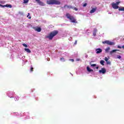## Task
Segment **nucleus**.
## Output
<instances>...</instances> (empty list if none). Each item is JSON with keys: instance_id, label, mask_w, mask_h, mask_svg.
<instances>
[{"instance_id": "f257e3e1", "label": "nucleus", "mask_w": 124, "mask_h": 124, "mask_svg": "<svg viewBox=\"0 0 124 124\" xmlns=\"http://www.w3.org/2000/svg\"><path fill=\"white\" fill-rule=\"evenodd\" d=\"M59 33V31H53L51 32L48 35L46 36V38H48L49 40H52L54 36H56L57 34Z\"/></svg>"}, {"instance_id": "f03ea898", "label": "nucleus", "mask_w": 124, "mask_h": 124, "mask_svg": "<svg viewBox=\"0 0 124 124\" xmlns=\"http://www.w3.org/2000/svg\"><path fill=\"white\" fill-rule=\"evenodd\" d=\"M46 3L49 5H58L61 4V2L57 0H47L46 1Z\"/></svg>"}, {"instance_id": "7ed1b4c3", "label": "nucleus", "mask_w": 124, "mask_h": 124, "mask_svg": "<svg viewBox=\"0 0 124 124\" xmlns=\"http://www.w3.org/2000/svg\"><path fill=\"white\" fill-rule=\"evenodd\" d=\"M66 17H67V19H69L71 23H75V24H77V20L75 19V17L73 16H71L69 13H67L66 14Z\"/></svg>"}, {"instance_id": "20e7f679", "label": "nucleus", "mask_w": 124, "mask_h": 124, "mask_svg": "<svg viewBox=\"0 0 124 124\" xmlns=\"http://www.w3.org/2000/svg\"><path fill=\"white\" fill-rule=\"evenodd\" d=\"M103 44H107L108 45H109L110 46H114L115 45V43L112 42L109 40H107L103 42Z\"/></svg>"}, {"instance_id": "39448f33", "label": "nucleus", "mask_w": 124, "mask_h": 124, "mask_svg": "<svg viewBox=\"0 0 124 124\" xmlns=\"http://www.w3.org/2000/svg\"><path fill=\"white\" fill-rule=\"evenodd\" d=\"M34 31H37L38 32H40L41 31V28L40 27H35L32 28Z\"/></svg>"}, {"instance_id": "423d86ee", "label": "nucleus", "mask_w": 124, "mask_h": 124, "mask_svg": "<svg viewBox=\"0 0 124 124\" xmlns=\"http://www.w3.org/2000/svg\"><path fill=\"white\" fill-rule=\"evenodd\" d=\"M99 73H102V74H105L106 73V69L105 68H102L101 70H99Z\"/></svg>"}, {"instance_id": "0eeeda50", "label": "nucleus", "mask_w": 124, "mask_h": 124, "mask_svg": "<svg viewBox=\"0 0 124 124\" xmlns=\"http://www.w3.org/2000/svg\"><path fill=\"white\" fill-rule=\"evenodd\" d=\"M111 5H112L113 8H114V9H118V8H119V7L115 3H112Z\"/></svg>"}, {"instance_id": "6e6552de", "label": "nucleus", "mask_w": 124, "mask_h": 124, "mask_svg": "<svg viewBox=\"0 0 124 124\" xmlns=\"http://www.w3.org/2000/svg\"><path fill=\"white\" fill-rule=\"evenodd\" d=\"M96 9H97V8L96 7H95L90 11V13H91V14H93V13H94L95 11H96Z\"/></svg>"}, {"instance_id": "1a4fd4ad", "label": "nucleus", "mask_w": 124, "mask_h": 124, "mask_svg": "<svg viewBox=\"0 0 124 124\" xmlns=\"http://www.w3.org/2000/svg\"><path fill=\"white\" fill-rule=\"evenodd\" d=\"M95 52L97 54H100V53H102V49L101 48H97L95 49Z\"/></svg>"}, {"instance_id": "9d476101", "label": "nucleus", "mask_w": 124, "mask_h": 124, "mask_svg": "<svg viewBox=\"0 0 124 124\" xmlns=\"http://www.w3.org/2000/svg\"><path fill=\"white\" fill-rule=\"evenodd\" d=\"M37 3H38V4H39L41 6H44V5H45V4H44V3H43V2H41V1H40V0H39L37 2Z\"/></svg>"}, {"instance_id": "9b49d317", "label": "nucleus", "mask_w": 124, "mask_h": 124, "mask_svg": "<svg viewBox=\"0 0 124 124\" xmlns=\"http://www.w3.org/2000/svg\"><path fill=\"white\" fill-rule=\"evenodd\" d=\"M65 7H67V8H68V9H72V6H69L67 5H64V6H63V8H65Z\"/></svg>"}, {"instance_id": "f8f14e48", "label": "nucleus", "mask_w": 124, "mask_h": 124, "mask_svg": "<svg viewBox=\"0 0 124 124\" xmlns=\"http://www.w3.org/2000/svg\"><path fill=\"white\" fill-rule=\"evenodd\" d=\"M116 51H119V49H113L110 51L109 54L110 55H112L113 53L116 52Z\"/></svg>"}, {"instance_id": "ddd939ff", "label": "nucleus", "mask_w": 124, "mask_h": 124, "mask_svg": "<svg viewBox=\"0 0 124 124\" xmlns=\"http://www.w3.org/2000/svg\"><path fill=\"white\" fill-rule=\"evenodd\" d=\"M96 32H97V29H94L93 32V36H96Z\"/></svg>"}, {"instance_id": "4468645a", "label": "nucleus", "mask_w": 124, "mask_h": 124, "mask_svg": "<svg viewBox=\"0 0 124 124\" xmlns=\"http://www.w3.org/2000/svg\"><path fill=\"white\" fill-rule=\"evenodd\" d=\"M87 69L89 72H93V70L90 68L89 66L87 67Z\"/></svg>"}, {"instance_id": "2eb2a0df", "label": "nucleus", "mask_w": 124, "mask_h": 124, "mask_svg": "<svg viewBox=\"0 0 124 124\" xmlns=\"http://www.w3.org/2000/svg\"><path fill=\"white\" fill-rule=\"evenodd\" d=\"M109 51H110V47H108L107 48L105 49L106 53H109Z\"/></svg>"}, {"instance_id": "dca6fc26", "label": "nucleus", "mask_w": 124, "mask_h": 124, "mask_svg": "<svg viewBox=\"0 0 124 124\" xmlns=\"http://www.w3.org/2000/svg\"><path fill=\"white\" fill-rule=\"evenodd\" d=\"M25 51L27 52V53H31V50L29 48H25Z\"/></svg>"}, {"instance_id": "f3484780", "label": "nucleus", "mask_w": 124, "mask_h": 124, "mask_svg": "<svg viewBox=\"0 0 124 124\" xmlns=\"http://www.w3.org/2000/svg\"><path fill=\"white\" fill-rule=\"evenodd\" d=\"M6 7H9V8H12V5L10 4H6Z\"/></svg>"}, {"instance_id": "a211bd4d", "label": "nucleus", "mask_w": 124, "mask_h": 124, "mask_svg": "<svg viewBox=\"0 0 124 124\" xmlns=\"http://www.w3.org/2000/svg\"><path fill=\"white\" fill-rule=\"evenodd\" d=\"M119 11H124V7H122L119 9Z\"/></svg>"}, {"instance_id": "6ab92c4d", "label": "nucleus", "mask_w": 124, "mask_h": 124, "mask_svg": "<svg viewBox=\"0 0 124 124\" xmlns=\"http://www.w3.org/2000/svg\"><path fill=\"white\" fill-rule=\"evenodd\" d=\"M104 62H104V61H103V60H101V61L100 62V63H101V64L102 65H104Z\"/></svg>"}, {"instance_id": "aec40b11", "label": "nucleus", "mask_w": 124, "mask_h": 124, "mask_svg": "<svg viewBox=\"0 0 124 124\" xmlns=\"http://www.w3.org/2000/svg\"><path fill=\"white\" fill-rule=\"evenodd\" d=\"M8 95L9 97H11V98L13 97V94L11 95V93H8Z\"/></svg>"}, {"instance_id": "412c9836", "label": "nucleus", "mask_w": 124, "mask_h": 124, "mask_svg": "<svg viewBox=\"0 0 124 124\" xmlns=\"http://www.w3.org/2000/svg\"><path fill=\"white\" fill-rule=\"evenodd\" d=\"M72 9H73V10H75V11H78V8H77L76 7H72Z\"/></svg>"}, {"instance_id": "4be33fe9", "label": "nucleus", "mask_w": 124, "mask_h": 124, "mask_svg": "<svg viewBox=\"0 0 124 124\" xmlns=\"http://www.w3.org/2000/svg\"><path fill=\"white\" fill-rule=\"evenodd\" d=\"M29 0H23V3H28V2H29Z\"/></svg>"}, {"instance_id": "5701e85b", "label": "nucleus", "mask_w": 124, "mask_h": 124, "mask_svg": "<svg viewBox=\"0 0 124 124\" xmlns=\"http://www.w3.org/2000/svg\"><path fill=\"white\" fill-rule=\"evenodd\" d=\"M33 71V67H32V66H31V68L30 69V72H32Z\"/></svg>"}, {"instance_id": "b1692460", "label": "nucleus", "mask_w": 124, "mask_h": 124, "mask_svg": "<svg viewBox=\"0 0 124 124\" xmlns=\"http://www.w3.org/2000/svg\"><path fill=\"white\" fill-rule=\"evenodd\" d=\"M27 17L29 19H31V16H30V13H28V15L27 16Z\"/></svg>"}, {"instance_id": "393cba45", "label": "nucleus", "mask_w": 124, "mask_h": 124, "mask_svg": "<svg viewBox=\"0 0 124 124\" xmlns=\"http://www.w3.org/2000/svg\"><path fill=\"white\" fill-rule=\"evenodd\" d=\"M107 64H111V62L110 61H107Z\"/></svg>"}, {"instance_id": "a878e982", "label": "nucleus", "mask_w": 124, "mask_h": 124, "mask_svg": "<svg viewBox=\"0 0 124 124\" xmlns=\"http://www.w3.org/2000/svg\"><path fill=\"white\" fill-rule=\"evenodd\" d=\"M119 3H121V1L116 2L115 4H116L117 5H119Z\"/></svg>"}, {"instance_id": "bb28decb", "label": "nucleus", "mask_w": 124, "mask_h": 124, "mask_svg": "<svg viewBox=\"0 0 124 124\" xmlns=\"http://www.w3.org/2000/svg\"><path fill=\"white\" fill-rule=\"evenodd\" d=\"M0 6L1 7L4 8V7H6V5H1V4H0Z\"/></svg>"}, {"instance_id": "cd10ccee", "label": "nucleus", "mask_w": 124, "mask_h": 124, "mask_svg": "<svg viewBox=\"0 0 124 124\" xmlns=\"http://www.w3.org/2000/svg\"><path fill=\"white\" fill-rule=\"evenodd\" d=\"M60 60H61V61H62V62H65V60H64V58H61L60 59Z\"/></svg>"}, {"instance_id": "c85d7f7f", "label": "nucleus", "mask_w": 124, "mask_h": 124, "mask_svg": "<svg viewBox=\"0 0 124 124\" xmlns=\"http://www.w3.org/2000/svg\"><path fill=\"white\" fill-rule=\"evenodd\" d=\"M122 58V57L120 55H117V59H119V60H120V59Z\"/></svg>"}, {"instance_id": "c756f323", "label": "nucleus", "mask_w": 124, "mask_h": 124, "mask_svg": "<svg viewBox=\"0 0 124 124\" xmlns=\"http://www.w3.org/2000/svg\"><path fill=\"white\" fill-rule=\"evenodd\" d=\"M23 46L26 47H28V45H27L26 44H23Z\"/></svg>"}, {"instance_id": "7c9ffc66", "label": "nucleus", "mask_w": 124, "mask_h": 124, "mask_svg": "<svg viewBox=\"0 0 124 124\" xmlns=\"http://www.w3.org/2000/svg\"><path fill=\"white\" fill-rule=\"evenodd\" d=\"M105 62H108V58H107V57H105Z\"/></svg>"}, {"instance_id": "2f4dec72", "label": "nucleus", "mask_w": 124, "mask_h": 124, "mask_svg": "<svg viewBox=\"0 0 124 124\" xmlns=\"http://www.w3.org/2000/svg\"><path fill=\"white\" fill-rule=\"evenodd\" d=\"M91 66H92V67L96 66V64H91Z\"/></svg>"}, {"instance_id": "473e14b6", "label": "nucleus", "mask_w": 124, "mask_h": 124, "mask_svg": "<svg viewBox=\"0 0 124 124\" xmlns=\"http://www.w3.org/2000/svg\"><path fill=\"white\" fill-rule=\"evenodd\" d=\"M83 7L87 6V3L83 4Z\"/></svg>"}, {"instance_id": "72a5a7b5", "label": "nucleus", "mask_w": 124, "mask_h": 124, "mask_svg": "<svg viewBox=\"0 0 124 124\" xmlns=\"http://www.w3.org/2000/svg\"><path fill=\"white\" fill-rule=\"evenodd\" d=\"M75 45H76L77 44V40H76L74 43Z\"/></svg>"}, {"instance_id": "f704fd0d", "label": "nucleus", "mask_w": 124, "mask_h": 124, "mask_svg": "<svg viewBox=\"0 0 124 124\" xmlns=\"http://www.w3.org/2000/svg\"><path fill=\"white\" fill-rule=\"evenodd\" d=\"M118 48H119V49H122V46H118Z\"/></svg>"}, {"instance_id": "c9c22d12", "label": "nucleus", "mask_w": 124, "mask_h": 124, "mask_svg": "<svg viewBox=\"0 0 124 124\" xmlns=\"http://www.w3.org/2000/svg\"><path fill=\"white\" fill-rule=\"evenodd\" d=\"M76 61H77V62H79V61H80V59H77L76 60Z\"/></svg>"}, {"instance_id": "e433bc0d", "label": "nucleus", "mask_w": 124, "mask_h": 124, "mask_svg": "<svg viewBox=\"0 0 124 124\" xmlns=\"http://www.w3.org/2000/svg\"><path fill=\"white\" fill-rule=\"evenodd\" d=\"M70 61H71V62H74V60H73V59H71Z\"/></svg>"}, {"instance_id": "4c0bfd02", "label": "nucleus", "mask_w": 124, "mask_h": 124, "mask_svg": "<svg viewBox=\"0 0 124 124\" xmlns=\"http://www.w3.org/2000/svg\"><path fill=\"white\" fill-rule=\"evenodd\" d=\"M98 68H99V67H98V66H97V67H96V69H98Z\"/></svg>"}, {"instance_id": "58836bf2", "label": "nucleus", "mask_w": 124, "mask_h": 124, "mask_svg": "<svg viewBox=\"0 0 124 124\" xmlns=\"http://www.w3.org/2000/svg\"><path fill=\"white\" fill-rule=\"evenodd\" d=\"M19 100V98H18V99H17V100Z\"/></svg>"}]
</instances>
